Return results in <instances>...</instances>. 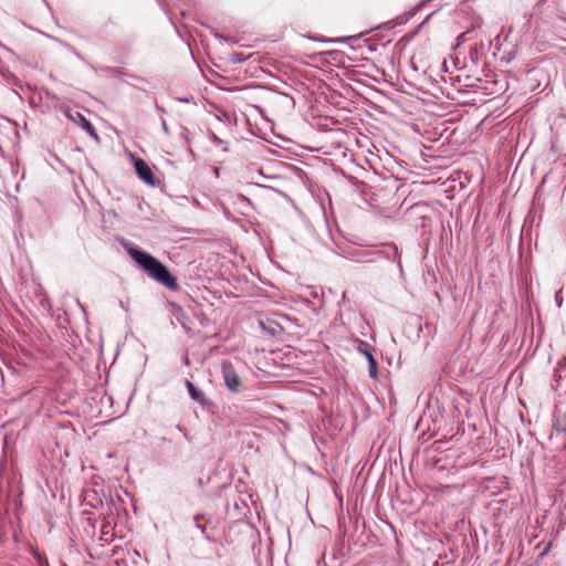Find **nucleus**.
Segmentation results:
<instances>
[{"label": "nucleus", "instance_id": "obj_10", "mask_svg": "<svg viewBox=\"0 0 566 566\" xmlns=\"http://www.w3.org/2000/svg\"><path fill=\"white\" fill-rule=\"evenodd\" d=\"M177 429H178V431L184 432L186 439L190 440L187 430L182 426L177 424Z\"/></svg>", "mask_w": 566, "mask_h": 566}, {"label": "nucleus", "instance_id": "obj_12", "mask_svg": "<svg viewBox=\"0 0 566 566\" xmlns=\"http://www.w3.org/2000/svg\"><path fill=\"white\" fill-rule=\"evenodd\" d=\"M163 128H164L165 132H168V127H167V124H166L165 120H163Z\"/></svg>", "mask_w": 566, "mask_h": 566}, {"label": "nucleus", "instance_id": "obj_7", "mask_svg": "<svg viewBox=\"0 0 566 566\" xmlns=\"http://www.w3.org/2000/svg\"><path fill=\"white\" fill-rule=\"evenodd\" d=\"M366 255H370L371 258L368 259V261L373 262V261H376L377 258H384V252L379 249L369 250V251H366Z\"/></svg>", "mask_w": 566, "mask_h": 566}, {"label": "nucleus", "instance_id": "obj_6", "mask_svg": "<svg viewBox=\"0 0 566 566\" xmlns=\"http://www.w3.org/2000/svg\"><path fill=\"white\" fill-rule=\"evenodd\" d=\"M366 357L369 363V374L371 377H374L376 375V360L374 359V356L370 352H366Z\"/></svg>", "mask_w": 566, "mask_h": 566}, {"label": "nucleus", "instance_id": "obj_1", "mask_svg": "<svg viewBox=\"0 0 566 566\" xmlns=\"http://www.w3.org/2000/svg\"><path fill=\"white\" fill-rule=\"evenodd\" d=\"M127 252L130 258L155 281L159 282L171 291H177L179 289L177 279L170 273L168 268L155 256L137 248H129Z\"/></svg>", "mask_w": 566, "mask_h": 566}, {"label": "nucleus", "instance_id": "obj_3", "mask_svg": "<svg viewBox=\"0 0 566 566\" xmlns=\"http://www.w3.org/2000/svg\"><path fill=\"white\" fill-rule=\"evenodd\" d=\"M134 167L139 179H142L145 184L149 186H157L158 182L153 174V170L144 159L135 158Z\"/></svg>", "mask_w": 566, "mask_h": 566}, {"label": "nucleus", "instance_id": "obj_11", "mask_svg": "<svg viewBox=\"0 0 566 566\" xmlns=\"http://www.w3.org/2000/svg\"><path fill=\"white\" fill-rule=\"evenodd\" d=\"M212 139L217 145H220L222 143V140L214 134L212 135Z\"/></svg>", "mask_w": 566, "mask_h": 566}, {"label": "nucleus", "instance_id": "obj_2", "mask_svg": "<svg viewBox=\"0 0 566 566\" xmlns=\"http://www.w3.org/2000/svg\"><path fill=\"white\" fill-rule=\"evenodd\" d=\"M220 371L223 382L229 391L232 394H239L243 391L244 384L242 378L239 376L235 367L229 360H222L220 365Z\"/></svg>", "mask_w": 566, "mask_h": 566}, {"label": "nucleus", "instance_id": "obj_8", "mask_svg": "<svg viewBox=\"0 0 566 566\" xmlns=\"http://www.w3.org/2000/svg\"><path fill=\"white\" fill-rule=\"evenodd\" d=\"M358 349L365 356H366V352H370L369 350V345L367 343H365V342H359Z\"/></svg>", "mask_w": 566, "mask_h": 566}, {"label": "nucleus", "instance_id": "obj_9", "mask_svg": "<svg viewBox=\"0 0 566 566\" xmlns=\"http://www.w3.org/2000/svg\"><path fill=\"white\" fill-rule=\"evenodd\" d=\"M200 518H201V517H200L199 515H198V516H196V517H195V523H196V526H197L198 528H200L202 532H205V527L201 525V523H200Z\"/></svg>", "mask_w": 566, "mask_h": 566}, {"label": "nucleus", "instance_id": "obj_13", "mask_svg": "<svg viewBox=\"0 0 566 566\" xmlns=\"http://www.w3.org/2000/svg\"><path fill=\"white\" fill-rule=\"evenodd\" d=\"M185 364H187V365L189 364V359H188V357H186V359H185Z\"/></svg>", "mask_w": 566, "mask_h": 566}, {"label": "nucleus", "instance_id": "obj_4", "mask_svg": "<svg viewBox=\"0 0 566 566\" xmlns=\"http://www.w3.org/2000/svg\"><path fill=\"white\" fill-rule=\"evenodd\" d=\"M185 385L190 398L198 402L203 409L213 406V403L206 397L205 392L197 388L190 380H186Z\"/></svg>", "mask_w": 566, "mask_h": 566}, {"label": "nucleus", "instance_id": "obj_5", "mask_svg": "<svg viewBox=\"0 0 566 566\" xmlns=\"http://www.w3.org/2000/svg\"><path fill=\"white\" fill-rule=\"evenodd\" d=\"M82 122H83V128L91 135V136H94L95 138H97V134L95 132V128L94 126L92 125V123L90 120H87L85 117H82Z\"/></svg>", "mask_w": 566, "mask_h": 566}]
</instances>
